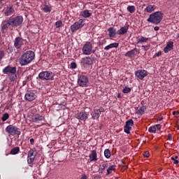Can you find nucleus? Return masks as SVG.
<instances>
[{
  "label": "nucleus",
  "instance_id": "f257e3e1",
  "mask_svg": "<svg viewBox=\"0 0 179 179\" xmlns=\"http://www.w3.org/2000/svg\"><path fill=\"white\" fill-rule=\"evenodd\" d=\"M34 57L36 55L31 50L27 51L24 53L19 59V63L21 66H24L26 65H29L34 59Z\"/></svg>",
  "mask_w": 179,
  "mask_h": 179
},
{
  "label": "nucleus",
  "instance_id": "f03ea898",
  "mask_svg": "<svg viewBox=\"0 0 179 179\" xmlns=\"http://www.w3.org/2000/svg\"><path fill=\"white\" fill-rule=\"evenodd\" d=\"M162 20H163V13L161 11H157L150 15L147 22L154 24H159Z\"/></svg>",
  "mask_w": 179,
  "mask_h": 179
},
{
  "label": "nucleus",
  "instance_id": "7ed1b4c3",
  "mask_svg": "<svg viewBox=\"0 0 179 179\" xmlns=\"http://www.w3.org/2000/svg\"><path fill=\"white\" fill-rule=\"evenodd\" d=\"M55 74L52 71H42L38 74V78L41 80H54Z\"/></svg>",
  "mask_w": 179,
  "mask_h": 179
},
{
  "label": "nucleus",
  "instance_id": "20e7f679",
  "mask_svg": "<svg viewBox=\"0 0 179 179\" xmlns=\"http://www.w3.org/2000/svg\"><path fill=\"white\" fill-rule=\"evenodd\" d=\"M85 26V20L80 19L78 21L76 22L73 24L70 29L71 33H75V31H78V30L82 29Z\"/></svg>",
  "mask_w": 179,
  "mask_h": 179
},
{
  "label": "nucleus",
  "instance_id": "39448f33",
  "mask_svg": "<svg viewBox=\"0 0 179 179\" xmlns=\"http://www.w3.org/2000/svg\"><path fill=\"white\" fill-rule=\"evenodd\" d=\"M6 132L9 134V135H12V136H15V135H20L21 132L17 127H15L13 125H8L6 128Z\"/></svg>",
  "mask_w": 179,
  "mask_h": 179
},
{
  "label": "nucleus",
  "instance_id": "423d86ee",
  "mask_svg": "<svg viewBox=\"0 0 179 179\" xmlns=\"http://www.w3.org/2000/svg\"><path fill=\"white\" fill-rule=\"evenodd\" d=\"M84 55H90L93 52V45L90 42H86L82 48Z\"/></svg>",
  "mask_w": 179,
  "mask_h": 179
},
{
  "label": "nucleus",
  "instance_id": "0eeeda50",
  "mask_svg": "<svg viewBox=\"0 0 179 179\" xmlns=\"http://www.w3.org/2000/svg\"><path fill=\"white\" fill-rule=\"evenodd\" d=\"M89 84V78L86 76H79L78 78V85L80 87H87Z\"/></svg>",
  "mask_w": 179,
  "mask_h": 179
},
{
  "label": "nucleus",
  "instance_id": "6e6552de",
  "mask_svg": "<svg viewBox=\"0 0 179 179\" xmlns=\"http://www.w3.org/2000/svg\"><path fill=\"white\" fill-rule=\"evenodd\" d=\"M102 113H104L103 108H99V109H94V110L91 113L92 120H99Z\"/></svg>",
  "mask_w": 179,
  "mask_h": 179
},
{
  "label": "nucleus",
  "instance_id": "1a4fd4ad",
  "mask_svg": "<svg viewBox=\"0 0 179 179\" xmlns=\"http://www.w3.org/2000/svg\"><path fill=\"white\" fill-rule=\"evenodd\" d=\"M75 117L80 121H84V122L89 118V113L86 112H78L75 115Z\"/></svg>",
  "mask_w": 179,
  "mask_h": 179
},
{
  "label": "nucleus",
  "instance_id": "9d476101",
  "mask_svg": "<svg viewBox=\"0 0 179 179\" xmlns=\"http://www.w3.org/2000/svg\"><path fill=\"white\" fill-rule=\"evenodd\" d=\"M10 20H11L13 26H20V24L23 23V17L22 16H17L14 18H10Z\"/></svg>",
  "mask_w": 179,
  "mask_h": 179
},
{
  "label": "nucleus",
  "instance_id": "9b49d317",
  "mask_svg": "<svg viewBox=\"0 0 179 179\" xmlns=\"http://www.w3.org/2000/svg\"><path fill=\"white\" fill-rule=\"evenodd\" d=\"M132 125H134V120L131 119L127 120L124 125V131L126 134H131V129H132Z\"/></svg>",
  "mask_w": 179,
  "mask_h": 179
},
{
  "label": "nucleus",
  "instance_id": "f8f14e48",
  "mask_svg": "<svg viewBox=\"0 0 179 179\" xmlns=\"http://www.w3.org/2000/svg\"><path fill=\"white\" fill-rule=\"evenodd\" d=\"M3 73L6 75H9L10 73H16V67H12L10 66H7L3 69Z\"/></svg>",
  "mask_w": 179,
  "mask_h": 179
},
{
  "label": "nucleus",
  "instance_id": "ddd939ff",
  "mask_svg": "<svg viewBox=\"0 0 179 179\" xmlns=\"http://www.w3.org/2000/svg\"><path fill=\"white\" fill-rule=\"evenodd\" d=\"M93 61L92 57H85L81 59L80 64H82V65H92Z\"/></svg>",
  "mask_w": 179,
  "mask_h": 179
},
{
  "label": "nucleus",
  "instance_id": "4468645a",
  "mask_svg": "<svg viewBox=\"0 0 179 179\" xmlns=\"http://www.w3.org/2000/svg\"><path fill=\"white\" fill-rule=\"evenodd\" d=\"M135 75L136 77L138 78V79H141V80H142V79L148 76V71H146L145 70H138L135 72Z\"/></svg>",
  "mask_w": 179,
  "mask_h": 179
},
{
  "label": "nucleus",
  "instance_id": "2eb2a0df",
  "mask_svg": "<svg viewBox=\"0 0 179 179\" xmlns=\"http://www.w3.org/2000/svg\"><path fill=\"white\" fill-rule=\"evenodd\" d=\"M44 120V116L40 114H34L31 117V122H40V121H43Z\"/></svg>",
  "mask_w": 179,
  "mask_h": 179
},
{
  "label": "nucleus",
  "instance_id": "dca6fc26",
  "mask_svg": "<svg viewBox=\"0 0 179 179\" xmlns=\"http://www.w3.org/2000/svg\"><path fill=\"white\" fill-rule=\"evenodd\" d=\"M36 97H37V96L33 92H29L24 96V99L27 101H33V100H36Z\"/></svg>",
  "mask_w": 179,
  "mask_h": 179
},
{
  "label": "nucleus",
  "instance_id": "f3484780",
  "mask_svg": "<svg viewBox=\"0 0 179 179\" xmlns=\"http://www.w3.org/2000/svg\"><path fill=\"white\" fill-rule=\"evenodd\" d=\"M128 30H129V25L127 24L120 27V29L117 31V34L124 36V34H127V33H128Z\"/></svg>",
  "mask_w": 179,
  "mask_h": 179
},
{
  "label": "nucleus",
  "instance_id": "a211bd4d",
  "mask_svg": "<svg viewBox=\"0 0 179 179\" xmlns=\"http://www.w3.org/2000/svg\"><path fill=\"white\" fill-rule=\"evenodd\" d=\"M174 48V42L173 41H169L166 43V46L164 48V52L165 54H167L169 51H171V50H173Z\"/></svg>",
  "mask_w": 179,
  "mask_h": 179
},
{
  "label": "nucleus",
  "instance_id": "6ab92c4d",
  "mask_svg": "<svg viewBox=\"0 0 179 179\" xmlns=\"http://www.w3.org/2000/svg\"><path fill=\"white\" fill-rule=\"evenodd\" d=\"M9 26H13L10 18L2 22L1 30H6V29H8V27H9Z\"/></svg>",
  "mask_w": 179,
  "mask_h": 179
},
{
  "label": "nucleus",
  "instance_id": "aec40b11",
  "mask_svg": "<svg viewBox=\"0 0 179 179\" xmlns=\"http://www.w3.org/2000/svg\"><path fill=\"white\" fill-rule=\"evenodd\" d=\"M14 45L15 48H20L23 45V38L17 37L15 39Z\"/></svg>",
  "mask_w": 179,
  "mask_h": 179
},
{
  "label": "nucleus",
  "instance_id": "412c9836",
  "mask_svg": "<svg viewBox=\"0 0 179 179\" xmlns=\"http://www.w3.org/2000/svg\"><path fill=\"white\" fill-rule=\"evenodd\" d=\"M109 37L110 38H115V36L117 35V30L115 28L111 27L108 29Z\"/></svg>",
  "mask_w": 179,
  "mask_h": 179
},
{
  "label": "nucleus",
  "instance_id": "4be33fe9",
  "mask_svg": "<svg viewBox=\"0 0 179 179\" xmlns=\"http://www.w3.org/2000/svg\"><path fill=\"white\" fill-rule=\"evenodd\" d=\"M89 157L90 162H97V152L96 150H94L91 152Z\"/></svg>",
  "mask_w": 179,
  "mask_h": 179
},
{
  "label": "nucleus",
  "instance_id": "5701e85b",
  "mask_svg": "<svg viewBox=\"0 0 179 179\" xmlns=\"http://www.w3.org/2000/svg\"><path fill=\"white\" fill-rule=\"evenodd\" d=\"M136 52H138V54H139V50L136 48H135L134 49L127 52L125 54V57H129V58H132V57H134V55H135Z\"/></svg>",
  "mask_w": 179,
  "mask_h": 179
},
{
  "label": "nucleus",
  "instance_id": "b1692460",
  "mask_svg": "<svg viewBox=\"0 0 179 179\" xmlns=\"http://www.w3.org/2000/svg\"><path fill=\"white\" fill-rule=\"evenodd\" d=\"M80 16L85 17V19H87V17L92 16V13H90L89 10H84L80 12Z\"/></svg>",
  "mask_w": 179,
  "mask_h": 179
},
{
  "label": "nucleus",
  "instance_id": "393cba45",
  "mask_svg": "<svg viewBox=\"0 0 179 179\" xmlns=\"http://www.w3.org/2000/svg\"><path fill=\"white\" fill-rule=\"evenodd\" d=\"M149 40H150V38L145 36H141L137 38V44H143V43H148Z\"/></svg>",
  "mask_w": 179,
  "mask_h": 179
},
{
  "label": "nucleus",
  "instance_id": "a878e982",
  "mask_svg": "<svg viewBox=\"0 0 179 179\" xmlns=\"http://www.w3.org/2000/svg\"><path fill=\"white\" fill-rule=\"evenodd\" d=\"M156 10V6L153 4H149L145 9L148 13H152L154 10Z\"/></svg>",
  "mask_w": 179,
  "mask_h": 179
},
{
  "label": "nucleus",
  "instance_id": "bb28decb",
  "mask_svg": "<svg viewBox=\"0 0 179 179\" xmlns=\"http://www.w3.org/2000/svg\"><path fill=\"white\" fill-rule=\"evenodd\" d=\"M145 110H146V108L145 106H141L140 108H136V114L138 115H143L145 113Z\"/></svg>",
  "mask_w": 179,
  "mask_h": 179
},
{
  "label": "nucleus",
  "instance_id": "cd10ccee",
  "mask_svg": "<svg viewBox=\"0 0 179 179\" xmlns=\"http://www.w3.org/2000/svg\"><path fill=\"white\" fill-rule=\"evenodd\" d=\"M13 12H15V10L13 6L7 7L4 15L5 16H10V15H13Z\"/></svg>",
  "mask_w": 179,
  "mask_h": 179
},
{
  "label": "nucleus",
  "instance_id": "c85d7f7f",
  "mask_svg": "<svg viewBox=\"0 0 179 179\" xmlns=\"http://www.w3.org/2000/svg\"><path fill=\"white\" fill-rule=\"evenodd\" d=\"M118 43H110V45L106 46L104 48V50H106V51H108V50H110V48H118Z\"/></svg>",
  "mask_w": 179,
  "mask_h": 179
},
{
  "label": "nucleus",
  "instance_id": "c756f323",
  "mask_svg": "<svg viewBox=\"0 0 179 179\" xmlns=\"http://www.w3.org/2000/svg\"><path fill=\"white\" fill-rule=\"evenodd\" d=\"M108 167V164L103 163L101 166H100V168L99 169V173L100 174H103V173H104V171L106 170V169H107Z\"/></svg>",
  "mask_w": 179,
  "mask_h": 179
},
{
  "label": "nucleus",
  "instance_id": "7c9ffc66",
  "mask_svg": "<svg viewBox=\"0 0 179 179\" xmlns=\"http://www.w3.org/2000/svg\"><path fill=\"white\" fill-rule=\"evenodd\" d=\"M20 152V148L15 147L10 150V155H17Z\"/></svg>",
  "mask_w": 179,
  "mask_h": 179
},
{
  "label": "nucleus",
  "instance_id": "2f4dec72",
  "mask_svg": "<svg viewBox=\"0 0 179 179\" xmlns=\"http://www.w3.org/2000/svg\"><path fill=\"white\" fill-rule=\"evenodd\" d=\"M114 170H115V165H112V166H109L108 169H107L106 176H109V174H111V173H113V171H114Z\"/></svg>",
  "mask_w": 179,
  "mask_h": 179
},
{
  "label": "nucleus",
  "instance_id": "473e14b6",
  "mask_svg": "<svg viewBox=\"0 0 179 179\" xmlns=\"http://www.w3.org/2000/svg\"><path fill=\"white\" fill-rule=\"evenodd\" d=\"M127 10L129 12V13H134V12L136 10V8H135V6H129L127 7Z\"/></svg>",
  "mask_w": 179,
  "mask_h": 179
},
{
  "label": "nucleus",
  "instance_id": "72a5a7b5",
  "mask_svg": "<svg viewBox=\"0 0 179 179\" xmlns=\"http://www.w3.org/2000/svg\"><path fill=\"white\" fill-rule=\"evenodd\" d=\"M104 156L106 159H110V157H111V152L108 149H106L104 151Z\"/></svg>",
  "mask_w": 179,
  "mask_h": 179
},
{
  "label": "nucleus",
  "instance_id": "f704fd0d",
  "mask_svg": "<svg viewBox=\"0 0 179 179\" xmlns=\"http://www.w3.org/2000/svg\"><path fill=\"white\" fill-rule=\"evenodd\" d=\"M16 78H17L16 73H13L10 76L9 79L11 82H15L16 80Z\"/></svg>",
  "mask_w": 179,
  "mask_h": 179
},
{
  "label": "nucleus",
  "instance_id": "c9c22d12",
  "mask_svg": "<svg viewBox=\"0 0 179 179\" xmlns=\"http://www.w3.org/2000/svg\"><path fill=\"white\" fill-rule=\"evenodd\" d=\"M9 118V114L8 113H4L1 117V121H3V122H5V121H6V120H8Z\"/></svg>",
  "mask_w": 179,
  "mask_h": 179
},
{
  "label": "nucleus",
  "instance_id": "e433bc0d",
  "mask_svg": "<svg viewBox=\"0 0 179 179\" xmlns=\"http://www.w3.org/2000/svg\"><path fill=\"white\" fill-rule=\"evenodd\" d=\"M156 127L155 126L150 127L148 129V131L150 132V134H156Z\"/></svg>",
  "mask_w": 179,
  "mask_h": 179
},
{
  "label": "nucleus",
  "instance_id": "4c0bfd02",
  "mask_svg": "<svg viewBox=\"0 0 179 179\" xmlns=\"http://www.w3.org/2000/svg\"><path fill=\"white\" fill-rule=\"evenodd\" d=\"M43 10L45 13H50V12H51V7L48 6H45L43 8Z\"/></svg>",
  "mask_w": 179,
  "mask_h": 179
},
{
  "label": "nucleus",
  "instance_id": "58836bf2",
  "mask_svg": "<svg viewBox=\"0 0 179 179\" xmlns=\"http://www.w3.org/2000/svg\"><path fill=\"white\" fill-rule=\"evenodd\" d=\"M34 159H36V157H27L28 164H31V163L34 162Z\"/></svg>",
  "mask_w": 179,
  "mask_h": 179
},
{
  "label": "nucleus",
  "instance_id": "ea45409f",
  "mask_svg": "<svg viewBox=\"0 0 179 179\" xmlns=\"http://www.w3.org/2000/svg\"><path fill=\"white\" fill-rule=\"evenodd\" d=\"M130 92H131V88H130V87H125L122 90V92L124 93V94L130 93Z\"/></svg>",
  "mask_w": 179,
  "mask_h": 179
},
{
  "label": "nucleus",
  "instance_id": "a19ab883",
  "mask_svg": "<svg viewBox=\"0 0 179 179\" xmlns=\"http://www.w3.org/2000/svg\"><path fill=\"white\" fill-rule=\"evenodd\" d=\"M28 157H36V156H34V151L33 150H31L28 152Z\"/></svg>",
  "mask_w": 179,
  "mask_h": 179
},
{
  "label": "nucleus",
  "instance_id": "79ce46f5",
  "mask_svg": "<svg viewBox=\"0 0 179 179\" xmlns=\"http://www.w3.org/2000/svg\"><path fill=\"white\" fill-rule=\"evenodd\" d=\"M55 26H56L57 29L61 27L62 26V21H61V20L57 21L55 23Z\"/></svg>",
  "mask_w": 179,
  "mask_h": 179
},
{
  "label": "nucleus",
  "instance_id": "37998d69",
  "mask_svg": "<svg viewBox=\"0 0 179 179\" xmlns=\"http://www.w3.org/2000/svg\"><path fill=\"white\" fill-rule=\"evenodd\" d=\"M142 48L144 51H148L149 48H150V44L146 45H143Z\"/></svg>",
  "mask_w": 179,
  "mask_h": 179
},
{
  "label": "nucleus",
  "instance_id": "c03bdc74",
  "mask_svg": "<svg viewBox=\"0 0 179 179\" xmlns=\"http://www.w3.org/2000/svg\"><path fill=\"white\" fill-rule=\"evenodd\" d=\"M71 69H76V62H72L71 64Z\"/></svg>",
  "mask_w": 179,
  "mask_h": 179
},
{
  "label": "nucleus",
  "instance_id": "a18cd8bd",
  "mask_svg": "<svg viewBox=\"0 0 179 179\" xmlns=\"http://www.w3.org/2000/svg\"><path fill=\"white\" fill-rule=\"evenodd\" d=\"M144 157H149L150 156V154L148 152V151H145L143 153Z\"/></svg>",
  "mask_w": 179,
  "mask_h": 179
},
{
  "label": "nucleus",
  "instance_id": "49530a36",
  "mask_svg": "<svg viewBox=\"0 0 179 179\" xmlns=\"http://www.w3.org/2000/svg\"><path fill=\"white\" fill-rule=\"evenodd\" d=\"M3 55H5L3 51H0V61L3 58Z\"/></svg>",
  "mask_w": 179,
  "mask_h": 179
},
{
  "label": "nucleus",
  "instance_id": "de8ad7c7",
  "mask_svg": "<svg viewBox=\"0 0 179 179\" xmlns=\"http://www.w3.org/2000/svg\"><path fill=\"white\" fill-rule=\"evenodd\" d=\"M30 78L29 76H27L25 78V80L23 81V85H26V83H27V80H29V79Z\"/></svg>",
  "mask_w": 179,
  "mask_h": 179
},
{
  "label": "nucleus",
  "instance_id": "09e8293b",
  "mask_svg": "<svg viewBox=\"0 0 179 179\" xmlns=\"http://www.w3.org/2000/svg\"><path fill=\"white\" fill-rule=\"evenodd\" d=\"M155 127V129L157 131L162 128V125L160 124H156L154 126Z\"/></svg>",
  "mask_w": 179,
  "mask_h": 179
},
{
  "label": "nucleus",
  "instance_id": "8fccbe9b",
  "mask_svg": "<svg viewBox=\"0 0 179 179\" xmlns=\"http://www.w3.org/2000/svg\"><path fill=\"white\" fill-rule=\"evenodd\" d=\"M171 160H173L175 164H178V160L176 159V158L171 157Z\"/></svg>",
  "mask_w": 179,
  "mask_h": 179
},
{
  "label": "nucleus",
  "instance_id": "3c124183",
  "mask_svg": "<svg viewBox=\"0 0 179 179\" xmlns=\"http://www.w3.org/2000/svg\"><path fill=\"white\" fill-rule=\"evenodd\" d=\"M162 55V51H159L155 54V57H160Z\"/></svg>",
  "mask_w": 179,
  "mask_h": 179
},
{
  "label": "nucleus",
  "instance_id": "603ef678",
  "mask_svg": "<svg viewBox=\"0 0 179 179\" xmlns=\"http://www.w3.org/2000/svg\"><path fill=\"white\" fill-rule=\"evenodd\" d=\"M80 179H87V176H86L85 174H83L81 175Z\"/></svg>",
  "mask_w": 179,
  "mask_h": 179
},
{
  "label": "nucleus",
  "instance_id": "864d4df0",
  "mask_svg": "<svg viewBox=\"0 0 179 179\" xmlns=\"http://www.w3.org/2000/svg\"><path fill=\"white\" fill-rule=\"evenodd\" d=\"M173 115H176V117H179V113L178 112H173Z\"/></svg>",
  "mask_w": 179,
  "mask_h": 179
},
{
  "label": "nucleus",
  "instance_id": "5fc2aeb1",
  "mask_svg": "<svg viewBox=\"0 0 179 179\" xmlns=\"http://www.w3.org/2000/svg\"><path fill=\"white\" fill-rule=\"evenodd\" d=\"M30 143H31V145H34V138L30 139Z\"/></svg>",
  "mask_w": 179,
  "mask_h": 179
},
{
  "label": "nucleus",
  "instance_id": "6e6d98bb",
  "mask_svg": "<svg viewBox=\"0 0 179 179\" xmlns=\"http://www.w3.org/2000/svg\"><path fill=\"white\" fill-rule=\"evenodd\" d=\"M94 179L101 178V176H100L99 175H96V176H94Z\"/></svg>",
  "mask_w": 179,
  "mask_h": 179
},
{
  "label": "nucleus",
  "instance_id": "4d7b16f0",
  "mask_svg": "<svg viewBox=\"0 0 179 179\" xmlns=\"http://www.w3.org/2000/svg\"><path fill=\"white\" fill-rule=\"evenodd\" d=\"M168 139H169V141H171V139H172V136H171V134H169V135H168Z\"/></svg>",
  "mask_w": 179,
  "mask_h": 179
},
{
  "label": "nucleus",
  "instance_id": "13d9d810",
  "mask_svg": "<svg viewBox=\"0 0 179 179\" xmlns=\"http://www.w3.org/2000/svg\"><path fill=\"white\" fill-rule=\"evenodd\" d=\"M154 30H155V31H159V27H154Z\"/></svg>",
  "mask_w": 179,
  "mask_h": 179
},
{
  "label": "nucleus",
  "instance_id": "bf43d9fd",
  "mask_svg": "<svg viewBox=\"0 0 179 179\" xmlns=\"http://www.w3.org/2000/svg\"><path fill=\"white\" fill-rule=\"evenodd\" d=\"M117 99H121V94H117Z\"/></svg>",
  "mask_w": 179,
  "mask_h": 179
},
{
  "label": "nucleus",
  "instance_id": "052dcab7",
  "mask_svg": "<svg viewBox=\"0 0 179 179\" xmlns=\"http://www.w3.org/2000/svg\"><path fill=\"white\" fill-rule=\"evenodd\" d=\"M162 120H163V117H162L157 118V121H162Z\"/></svg>",
  "mask_w": 179,
  "mask_h": 179
},
{
  "label": "nucleus",
  "instance_id": "680f3d73",
  "mask_svg": "<svg viewBox=\"0 0 179 179\" xmlns=\"http://www.w3.org/2000/svg\"><path fill=\"white\" fill-rule=\"evenodd\" d=\"M106 43H107V41H106V39H103V43L101 44H106Z\"/></svg>",
  "mask_w": 179,
  "mask_h": 179
},
{
  "label": "nucleus",
  "instance_id": "e2e57ef3",
  "mask_svg": "<svg viewBox=\"0 0 179 179\" xmlns=\"http://www.w3.org/2000/svg\"><path fill=\"white\" fill-rule=\"evenodd\" d=\"M176 160H177V159H178V156H176L175 157H173Z\"/></svg>",
  "mask_w": 179,
  "mask_h": 179
},
{
  "label": "nucleus",
  "instance_id": "0e129e2a",
  "mask_svg": "<svg viewBox=\"0 0 179 179\" xmlns=\"http://www.w3.org/2000/svg\"><path fill=\"white\" fill-rule=\"evenodd\" d=\"M177 38H179V33L177 34Z\"/></svg>",
  "mask_w": 179,
  "mask_h": 179
}]
</instances>
